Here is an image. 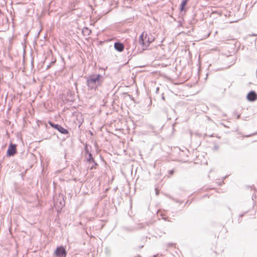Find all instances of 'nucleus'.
<instances>
[{
  "label": "nucleus",
  "instance_id": "1",
  "mask_svg": "<svg viewBox=\"0 0 257 257\" xmlns=\"http://www.w3.org/2000/svg\"><path fill=\"white\" fill-rule=\"evenodd\" d=\"M86 78V85L90 90L96 91L99 87H101L104 81V77L100 74H92Z\"/></svg>",
  "mask_w": 257,
  "mask_h": 257
},
{
  "label": "nucleus",
  "instance_id": "2",
  "mask_svg": "<svg viewBox=\"0 0 257 257\" xmlns=\"http://www.w3.org/2000/svg\"><path fill=\"white\" fill-rule=\"evenodd\" d=\"M173 18L174 21L177 22V27H182L183 28H188L189 26L195 24L197 21V20H195L194 17H192L191 19L188 20L187 21L184 19V17H178V20H176L174 17Z\"/></svg>",
  "mask_w": 257,
  "mask_h": 257
},
{
  "label": "nucleus",
  "instance_id": "3",
  "mask_svg": "<svg viewBox=\"0 0 257 257\" xmlns=\"http://www.w3.org/2000/svg\"><path fill=\"white\" fill-rule=\"evenodd\" d=\"M48 123L52 128L57 130L61 134L63 135L69 134V131L67 129L62 126L60 124L55 123L50 120L48 121Z\"/></svg>",
  "mask_w": 257,
  "mask_h": 257
},
{
  "label": "nucleus",
  "instance_id": "4",
  "mask_svg": "<svg viewBox=\"0 0 257 257\" xmlns=\"http://www.w3.org/2000/svg\"><path fill=\"white\" fill-rule=\"evenodd\" d=\"M67 253L65 248L63 246L57 247L55 251V255L57 257H66Z\"/></svg>",
  "mask_w": 257,
  "mask_h": 257
},
{
  "label": "nucleus",
  "instance_id": "5",
  "mask_svg": "<svg viewBox=\"0 0 257 257\" xmlns=\"http://www.w3.org/2000/svg\"><path fill=\"white\" fill-rule=\"evenodd\" d=\"M17 153L16 145L11 143L7 151V156L8 157L14 156Z\"/></svg>",
  "mask_w": 257,
  "mask_h": 257
},
{
  "label": "nucleus",
  "instance_id": "6",
  "mask_svg": "<svg viewBox=\"0 0 257 257\" xmlns=\"http://www.w3.org/2000/svg\"><path fill=\"white\" fill-rule=\"evenodd\" d=\"M246 99L250 102L255 101L257 99V93L254 90L250 91L246 95Z\"/></svg>",
  "mask_w": 257,
  "mask_h": 257
},
{
  "label": "nucleus",
  "instance_id": "7",
  "mask_svg": "<svg viewBox=\"0 0 257 257\" xmlns=\"http://www.w3.org/2000/svg\"><path fill=\"white\" fill-rule=\"evenodd\" d=\"M145 32H144L140 36L139 39V43L143 47V49H146L148 47V44H146L145 40Z\"/></svg>",
  "mask_w": 257,
  "mask_h": 257
},
{
  "label": "nucleus",
  "instance_id": "8",
  "mask_svg": "<svg viewBox=\"0 0 257 257\" xmlns=\"http://www.w3.org/2000/svg\"><path fill=\"white\" fill-rule=\"evenodd\" d=\"M114 48L117 52H121L124 50V46L122 43L117 41L114 43Z\"/></svg>",
  "mask_w": 257,
  "mask_h": 257
},
{
  "label": "nucleus",
  "instance_id": "9",
  "mask_svg": "<svg viewBox=\"0 0 257 257\" xmlns=\"http://www.w3.org/2000/svg\"><path fill=\"white\" fill-rule=\"evenodd\" d=\"M145 42L146 44H148V46L149 45L154 41L155 38L152 36V35L151 33L147 34V33H145Z\"/></svg>",
  "mask_w": 257,
  "mask_h": 257
},
{
  "label": "nucleus",
  "instance_id": "10",
  "mask_svg": "<svg viewBox=\"0 0 257 257\" xmlns=\"http://www.w3.org/2000/svg\"><path fill=\"white\" fill-rule=\"evenodd\" d=\"M67 100L74 101L75 100V93L70 90H68L66 93Z\"/></svg>",
  "mask_w": 257,
  "mask_h": 257
},
{
  "label": "nucleus",
  "instance_id": "11",
  "mask_svg": "<svg viewBox=\"0 0 257 257\" xmlns=\"http://www.w3.org/2000/svg\"><path fill=\"white\" fill-rule=\"evenodd\" d=\"M82 33L84 36H89L91 34V31L87 27H85L82 29Z\"/></svg>",
  "mask_w": 257,
  "mask_h": 257
},
{
  "label": "nucleus",
  "instance_id": "12",
  "mask_svg": "<svg viewBox=\"0 0 257 257\" xmlns=\"http://www.w3.org/2000/svg\"><path fill=\"white\" fill-rule=\"evenodd\" d=\"M87 155V156H86V160L88 163H90L92 161H93L94 159L92 157V155L91 153H89V154Z\"/></svg>",
  "mask_w": 257,
  "mask_h": 257
},
{
  "label": "nucleus",
  "instance_id": "13",
  "mask_svg": "<svg viewBox=\"0 0 257 257\" xmlns=\"http://www.w3.org/2000/svg\"><path fill=\"white\" fill-rule=\"evenodd\" d=\"M91 147L90 146H88L87 144L85 145L84 147V151L86 155L89 154V153H91L89 151V149H91Z\"/></svg>",
  "mask_w": 257,
  "mask_h": 257
},
{
  "label": "nucleus",
  "instance_id": "14",
  "mask_svg": "<svg viewBox=\"0 0 257 257\" xmlns=\"http://www.w3.org/2000/svg\"><path fill=\"white\" fill-rule=\"evenodd\" d=\"M91 163H92V165L91 167H89L90 170L95 169L96 167L98 166V164L94 160H93V161H92Z\"/></svg>",
  "mask_w": 257,
  "mask_h": 257
},
{
  "label": "nucleus",
  "instance_id": "15",
  "mask_svg": "<svg viewBox=\"0 0 257 257\" xmlns=\"http://www.w3.org/2000/svg\"><path fill=\"white\" fill-rule=\"evenodd\" d=\"M187 3V2L184 1V0H183L181 4V11H182L184 10V8L186 6V4Z\"/></svg>",
  "mask_w": 257,
  "mask_h": 257
},
{
  "label": "nucleus",
  "instance_id": "16",
  "mask_svg": "<svg viewBox=\"0 0 257 257\" xmlns=\"http://www.w3.org/2000/svg\"><path fill=\"white\" fill-rule=\"evenodd\" d=\"M136 228L138 229H141L145 228V225L143 224V223H138L137 225Z\"/></svg>",
  "mask_w": 257,
  "mask_h": 257
},
{
  "label": "nucleus",
  "instance_id": "17",
  "mask_svg": "<svg viewBox=\"0 0 257 257\" xmlns=\"http://www.w3.org/2000/svg\"><path fill=\"white\" fill-rule=\"evenodd\" d=\"M91 18V20H90V22H91V24H92V22H93V23H95L96 22H97L98 21V20H99V18L98 19H97V17H93V20H91V19L92 18V17H90Z\"/></svg>",
  "mask_w": 257,
  "mask_h": 257
},
{
  "label": "nucleus",
  "instance_id": "18",
  "mask_svg": "<svg viewBox=\"0 0 257 257\" xmlns=\"http://www.w3.org/2000/svg\"><path fill=\"white\" fill-rule=\"evenodd\" d=\"M59 204L60 206H59V208L62 209V208L65 205L64 199H62V201H60L59 202Z\"/></svg>",
  "mask_w": 257,
  "mask_h": 257
},
{
  "label": "nucleus",
  "instance_id": "19",
  "mask_svg": "<svg viewBox=\"0 0 257 257\" xmlns=\"http://www.w3.org/2000/svg\"><path fill=\"white\" fill-rule=\"evenodd\" d=\"M250 209H248L247 210L244 211L242 212L241 214H239V217H242L244 216L247 213H248Z\"/></svg>",
  "mask_w": 257,
  "mask_h": 257
},
{
  "label": "nucleus",
  "instance_id": "20",
  "mask_svg": "<svg viewBox=\"0 0 257 257\" xmlns=\"http://www.w3.org/2000/svg\"><path fill=\"white\" fill-rule=\"evenodd\" d=\"M174 172H175V171L173 169L169 171L168 176L169 177H171L174 173Z\"/></svg>",
  "mask_w": 257,
  "mask_h": 257
},
{
  "label": "nucleus",
  "instance_id": "21",
  "mask_svg": "<svg viewBox=\"0 0 257 257\" xmlns=\"http://www.w3.org/2000/svg\"><path fill=\"white\" fill-rule=\"evenodd\" d=\"M239 20V19L234 20H232V21H229V22H227V23H229L230 24H231V23L237 22Z\"/></svg>",
  "mask_w": 257,
  "mask_h": 257
},
{
  "label": "nucleus",
  "instance_id": "22",
  "mask_svg": "<svg viewBox=\"0 0 257 257\" xmlns=\"http://www.w3.org/2000/svg\"><path fill=\"white\" fill-rule=\"evenodd\" d=\"M54 62H55L54 61H51V63L49 65H47V66L46 67V69H48L49 68H50L51 66V65L52 64H54Z\"/></svg>",
  "mask_w": 257,
  "mask_h": 257
},
{
  "label": "nucleus",
  "instance_id": "23",
  "mask_svg": "<svg viewBox=\"0 0 257 257\" xmlns=\"http://www.w3.org/2000/svg\"><path fill=\"white\" fill-rule=\"evenodd\" d=\"M217 183L218 184V186H221L224 183V182L221 180L218 181V182H217Z\"/></svg>",
  "mask_w": 257,
  "mask_h": 257
},
{
  "label": "nucleus",
  "instance_id": "24",
  "mask_svg": "<svg viewBox=\"0 0 257 257\" xmlns=\"http://www.w3.org/2000/svg\"><path fill=\"white\" fill-rule=\"evenodd\" d=\"M173 246H174V243H171V242H170V243H168L167 244V246H168V247H173Z\"/></svg>",
  "mask_w": 257,
  "mask_h": 257
},
{
  "label": "nucleus",
  "instance_id": "25",
  "mask_svg": "<svg viewBox=\"0 0 257 257\" xmlns=\"http://www.w3.org/2000/svg\"><path fill=\"white\" fill-rule=\"evenodd\" d=\"M155 191H156V194L157 195H159V190L157 189V188H156V189H155Z\"/></svg>",
  "mask_w": 257,
  "mask_h": 257
},
{
  "label": "nucleus",
  "instance_id": "26",
  "mask_svg": "<svg viewBox=\"0 0 257 257\" xmlns=\"http://www.w3.org/2000/svg\"><path fill=\"white\" fill-rule=\"evenodd\" d=\"M242 221V219H241V217H238V223H240Z\"/></svg>",
  "mask_w": 257,
  "mask_h": 257
},
{
  "label": "nucleus",
  "instance_id": "27",
  "mask_svg": "<svg viewBox=\"0 0 257 257\" xmlns=\"http://www.w3.org/2000/svg\"><path fill=\"white\" fill-rule=\"evenodd\" d=\"M173 200H174L175 202H179V203H182V201H180H180H179L178 200H177V199H174Z\"/></svg>",
  "mask_w": 257,
  "mask_h": 257
},
{
  "label": "nucleus",
  "instance_id": "28",
  "mask_svg": "<svg viewBox=\"0 0 257 257\" xmlns=\"http://www.w3.org/2000/svg\"><path fill=\"white\" fill-rule=\"evenodd\" d=\"M173 200H174L175 202H179V203H182V201H180H180H179L178 200H177V199H174Z\"/></svg>",
  "mask_w": 257,
  "mask_h": 257
},
{
  "label": "nucleus",
  "instance_id": "29",
  "mask_svg": "<svg viewBox=\"0 0 257 257\" xmlns=\"http://www.w3.org/2000/svg\"><path fill=\"white\" fill-rule=\"evenodd\" d=\"M163 94H164L163 93H162V99L163 100H165V97L164 96Z\"/></svg>",
  "mask_w": 257,
  "mask_h": 257
},
{
  "label": "nucleus",
  "instance_id": "30",
  "mask_svg": "<svg viewBox=\"0 0 257 257\" xmlns=\"http://www.w3.org/2000/svg\"><path fill=\"white\" fill-rule=\"evenodd\" d=\"M159 90V87L156 88V91L157 93L158 92Z\"/></svg>",
  "mask_w": 257,
  "mask_h": 257
},
{
  "label": "nucleus",
  "instance_id": "31",
  "mask_svg": "<svg viewBox=\"0 0 257 257\" xmlns=\"http://www.w3.org/2000/svg\"><path fill=\"white\" fill-rule=\"evenodd\" d=\"M226 177H227V176H225V177H223V178H222V181H224V180Z\"/></svg>",
  "mask_w": 257,
  "mask_h": 257
},
{
  "label": "nucleus",
  "instance_id": "32",
  "mask_svg": "<svg viewBox=\"0 0 257 257\" xmlns=\"http://www.w3.org/2000/svg\"><path fill=\"white\" fill-rule=\"evenodd\" d=\"M240 114H237V119H239L240 118Z\"/></svg>",
  "mask_w": 257,
  "mask_h": 257
},
{
  "label": "nucleus",
  "instance_id": "33",
  "mask_svg": "<svg viewBox=\"0 0 257 257\" xmlns=\"http://www.w3.org/2000/svg\"><path fill=\"white\" fill-rule=\"evenodd\" d=\"M54 205L55 206L57 205V201H56L54 202Z\"/></svg>",
  "mask_w": 257,
  "mask_h": 257
},
{
  "label": "nucleus",
  "instance_id": "34",
  "mask_svg": "<svg viewBox=\"0 0 257 257\" xmlns=\"http://www.w3.org/2000/svg\"><path fill=\"white\" fill-rule=\"evenodd\" d=\"M218 148V146H214V149H215L217 150Z\"/></svg>",
  "mask_w": 257,
  "mask_h": 257
},
{
  "label": "nucleus",
  "instance_id": "35",
  "mask_svg": "<svg viewBox=\"0 0 257 257\" xmlns=\"http://www.w3.org/2000/svg\"><path fill=\"white\" fill-rule=\"evenodd\" d=\"M28 35V33L26 34L25 35V36H25V38H27V37Z\"/></svg>",
  "mask_w": 257,
  "mask_h": 257
},
{
  "label": "nucleus",
  "instance_id": "36",
  "mask_svg": "<svg viewBox=\"0 0 257 257\" xmlns=\"http://www.w3.org/2000/svg\"><path fill=\"white\" fill-rule=\"evenodd\" d=\"M253 135H257V132L253 133Z\"/></svg>",
  "mask_w": 257,
  "mask_h": 257
},
{
  "label": "nucleus",
  "instance_id": "37",
  "mask_svg": "<svg viewBox=\"0 0 257 257\" xmlns=\"http://www.w3.org/2000/svg\"><path fill=\"white\" fill-rule=\"evenodd\" d=\"M143 247V245H142V246H141L140 247V248H142Z\"/></svg>",
  "mask_w": 257,
  "mask_h": 257
},
{
  "label": "nucleus",
  "instance_id": "38",
  "mask_svg": "<svg viewBox=\"0 0 257 257\" xmlns=\"http://www.w3.org/2000/svg\"><path fill=\"white\" fill-rule=\"evenodd\" d=\"M188 201H186V202H185V204H186L187 203H188Z\"/></svg>",
  "mask_w": 257,
  "mask_h": 257
},
{
  "label": "nucleus",
  "instance_id": "39",
  "mask_svg": "<svg viewBox=\"0 0 257 257\" xmlns=\"http://www.w3.org/2000/svg\"><path fill=\"white\" fill-rule=\"evenodd\" d=\"M146 224L147 225H149V223H148V222H146Z\"/></svg>",
  "mask_w": 257,
  "mask_h": 257
},
{
  "label": "nucleus",
  "instance_id": "40",
  "mask_svg": "<svg viewBox=\"0 0 257 257\" xmlns=\"http://www.w3.org/2000/svg\"><path fill=\"white\" fill-rule=\"evenodd\" d=\"M6 19L7 20H8V17H6Z\"/></svg>",
  "mask_w": 257,
  "mask_h": 257
},
{
  "label": "nucleus",
  "instance_id": "41",
  "mask_svg": "<svg viewBox=\"0 0 257 257\" xmlns=\"http://www.w3.org/2000/svg\"><path fill=\"white\" fill-rule=\"evenodd\" d=\"M11 18H12V20H13H13H14V19H13V17H11Z\"/></svg>",
  "mask_w": 257,
  "mask_h": 257
},
{
  "label": "nucleus",
  "instance_id": "42",
  "mask_svg": "<svg viewBox=\"0 0 257 257\" xmlns=\"http://www.w3.org/2000/svg\"><path fill=\"white\" fill-rule=\"evenodd\" d=\"M156 255H154L153 257H156Z\"/></svg>",
  "mask_w": 257,
  "mask_h": 257
}]
</instances>
